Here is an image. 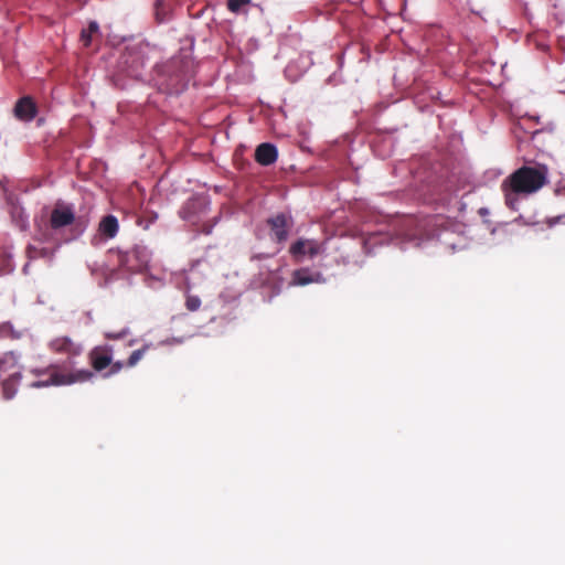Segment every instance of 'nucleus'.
Segmentation results:
<instances>
[{"mask_svg": "<svg viewBox=\"0 0 565 565\" xmlns=\"http://www.w3.org/2000/svg\"><path fill=\"white\" fill-rule=\"evenodd\" d=\"M169 11V4L164 0H157L154 3V15L158 22H162Z\"/></svg>", "mask_w": 565, "mask_h": 565, "instance_id": "obj_16", "label": "nucleus"}, {"mask_svg": "<svg viewBox=\"0 0 565 565\" xmlns=\"http://www.w3.org/2000/svg\"><path fill=\"white\" fill-rule=\"evenodd\" d=\"M75 221V212L72 205L62 201H57L51 211L49 224L52 230H60L62 227L73 224Z\"/></svg>", "mask_w": 565, "mask_h": 565, "instance_id": "obj_6", "label": "nucleus"}, {"mask_svg": "<svg viewBox=\"0 0 565 565\" xmlns=\"http://www.w3.org/2000/svg\"><path fill=\"white\" fill-rule=\"evenodd\" d=\"M198 206H201V202L199 200H193V201L186 203V205L184 206L183 218L191 220V216L189 215L188 211L190 209H196Z\"/></svg>", "mask_w": 565, "mask_h": 565, "instance_id": "obj_20", "label": "nucleus"}, {"mask_svg": "<svg viewBox=\"0 0 565 565\" xmlns=\"http://www.w3.org/2000/svg\"><path fill=\"white\" fill-rule=\"evenodd\" d=\"M110 365H111V372L113 373L119 371L122 367V364L120 362H116V363H113Z\"/></svg>", "mask_w": 565, "mask_h": 565, "instance_id": "obj_23", "label": "nucleus"}, {"mask_svg": "<svg viewBox=\"0 0 565 565\" xmlns=\"http://www.w3.org/2000/svg\"><path fill=\"white\" fill-rule=\"evenodd\" d=\"M58 245H56L55 247H38L34 245H29L26 247V257L29 260L43 258L51 262L53 260Z\"/></svg>", "mask_w": 565, "mask_h": 565, "instance_id": "obj_12", "label": "nucleus"}, {"mask_svg": "<svg viewBox=\"0 0 565 565\" xmlns=\"http://www.w3.org/2000/svg\"><path fill=\"white\" fill-rule=\"evenodd\" d=\"M269 227V236L276 244L282 245L289 236V232L294 225L291 215L286 213H277L266 221Z\"/></svg>", "mask_w": 565, "mask_h": 565, "instance_id": "obj_3", "label": "nucleus"}, {"mask_svg": "<svg viewBox=\"0 0 565 565\" xmlns=\"http://www.w3.org/2000/svg\"><path fill=\"white\" fill-rule=\"evenodd\" d=\"M118 232V221L114 215L104 216L98 224V234L103 238H113Z\"/></svg>", "mask_w": 565, "mask_h": 565, "instance_id": "obj_11", "label": "nucleus"}, {"mask_svg": "<svg viewBox=\"0 0 565 565\" xmlns=\"http://www.w3.org/2000/svg\"><path fill=\"white\" fill-rule=\"evenodd\" d=\"M326 250V242H318L317 239L300 237L295 241L289 247L291 257L300 262L305 256L310 258L322 254Z\"/></svg>", "mask_w": 565, "mask_h": 565, "instance_id": "obj_5", "label": "nucleus"}, {"mask_svg": "<svg viewBox=\"0 0 565 565\" xmlns=\"http://www.w3.org/2000/svg\"><path fill=\"white\" fill-rule=\"evenodd\" d=\"M3 395L7 399L12 398L15 394V384L12 380L4 381L2 384Z\"/></svg>", "mask_w": 565, "mask_h": 565, "instance_id": "obj_17", "label": "nucleus"}, {"mask_svg": "<svg viewBox=\"0 0 565 565\" xmlns=\"http://www.w3.org/2000/svg\"><path fill=\"white\" fill-rule=\"evenodd\" d=\"M89 362L94 370L103 371L111 364L113 354L109 347H96L89 352Z\"/></svg>", "mask_w": 565, "mask_h": 565, "instance_id": "obj_8", "label": "nucleus"}, {"mask_svg": "<svg viewBox=\"0 0 565 565\" xmlns=\"http://www.w3.org/2000/svg\"><path fill=\"white\" fill-rule=\"evenodd\" d=\"M17 365V359L15 356L13 355V353L9 352V353H4L1 358H0V371H9V370H12L14 369Z\"/></svg>", "mask_w": 565, "mask_h": 565, "instance_id": "obj_15", "label": "nucleus"}, {"mask_svg": "<svg viewBox=\"0 0 565 565\" xmlns=\"http://www.w3.org/2000/svg\"><path fill=\"white\" fill-rule=\"evenodd\" d=\"M188 58V55H183L182 56V61H179V66H178V70H179V74L181 72H183V67H189V65L191 64V66L193 65L192 61H184Z\"/></svg>", "mask_w": 565, "mask_h": 565, "instance_id": "obj_22", "label": "nucleus"}, {"mask_svg": "<svg viewBox=\"0 0 565 565\" xmlns=\"http://www.w3.org/2000/svg\"><path fill=\"white\" fill-rule=\"evenodd\" d=\"M185 306H186V308L190 311H195L201 306V300L196 296H188L186 297V301H185Z\"/></svg>", "mask_w": 565, "mask_h": 565, "instance_id": "obj_19", "label": "nucleus"}, {"mask_svg": "<svg viewBox=\"0 0 565 565\" xmlns=\"http://www.w3.org/2000/svg\"><path fill=\"white\" fill-rule=\"evenodd\" d=\"M50 348L58 354L77 355L81 347L68 337H56L50 342Z\"/></svg>", "mask_w": 565, "mask_h": 565, "instance_id": "obj_10", "label": "nucleus"}, {"mask_svg": "<svg viewBox=\"0 0 565 565\" xmlns=\"http://www.w3.org/2000/svg\"><path fill=\"white\" fill-rule=\"evenodd\" d=\"M203 232H204L205 234H210V233H211V227L204 228V230H203Z\"/></svg>", "mask_w": 565, "mask_h": 565, "instance_id": "obj_25", "label": "nucleus"}, {"mask_svg": "<svg viewBox=\"0 0 565 565\" xmlns=\"http://www.w3.org/2000/svg\"><path fill=\"white\" fill-rule=\"evenodd\" d=\"M14 116L22 121H31L38 114L35 102L30 96L20 98L13 108Z\"/></svg>", "mask_w": 565, "mask_h": 565, "instance_id": "obj_7", "label": "nucleus"}, {"mask_svg": "<svg viewBox=\"0 0 565 565\" xmlns=\"http://www.w3.org/2000/svg\"><path fill=\"white\" fill-rule=\"evenodd\" d=\"M148 253L145 247L135 246L126 252H118L119 265L130 271H142L148 266Z\"/></svg>", "mask_w": 565, "mask_h": 565, "instance_id": "obj_4", "label": "nucleus"}, {"mask_svg": "<svg viewBox=\"0 0 565 565\" xmlns=\"http://www.w3.org/2000/svg\"><path fill=\"white\" fill-rule=\"evenodd\" d=\"M47 239H49V234L47 233H42L41 236L39 237L40 242H45Z\"/></svg>", "mask_w": 565, "mask_h": 565, "instance_id": "obj_24", "label": "nucleus"}, {"mask_svg": "<svg viewBox=\"0 0 565 565\" xmlns=\"http://www.w3.org/2000/svg\"><path fill=\"white\" fill-rule=\"evenodd\" d=\"M547 182L545 166H523L502 181L501 189L509 209L518 210L519 196L537 192Z\"/></svg>", "mask_w": 565, "mask_h": 565, "instance_id": "obj_1", "label": "nucleus"}, {"mask_svg": "<svg viewBox=\"0 0 565 565\" xmlns=\"http://www.w3.org/2000/svg\"><path fill=\"white\" fill-rule=\"evenodd\" d=\"M141 354H142V351H140V350L134 351L128 359V365H130V366L135 365L141 358Z\"/></svg>", "mask_w": 565, "mask_h": 565, "instance_id": "obj_21", "label": "nucleus"}, {"mask_svg": "<svg viewBox=\"0 0 565 565\" xmlns=\"http://www.w3.org/2000/svg\"><path fill=\"white\" fill-rule=\"evenodd\" d=\"M49 379L38 382L35 386L42 385H67L76 382H86L93 377V372L89 370H78L74 372L60 371L56 366L47 370Z\"/></svg>", "mask_w": 565, "mask_h": 565, "instance_id": "obj_2", "label": "nucleus"}, {"mask_svg": "<svg viewBox=\"0 0 565 565\" xmlns=\"http://www.w3.org/2000/svg\"><path fill=\"white\" fill-rule=\"evenodd\" d=\"M278 151L277 148L269 142H263L257 146L255 150V160L260 166H270L277 161Z\"/></svg>", "mask_w": 565, "mask_h": 565, "instance_id": "obj_9", "label": "nucleus"}, {"mask_svg": "<svg viewBox=\"0 0 565 565\" xmlns=\"http://www.w3.org/2000/svg\"><path fill=\"white\" fill-rule=\"evenodd\" d=\"M249 0H227V8L232 12H238L241 8L247 4Z\"/></svg>", "mask_w": 565, "mask_h": 565, "instance_id": "obj_18", "label": "nucleus"}, {"mask_svg": "<svg viewBox=\"0 0 565 565\" xmlns=\"http://www.w3.org/2000/svg\"><path fill=\"white\" fill-rule=\"evenodd\" d=\"M100 35L99 25L97 22H89L88 26L83 29L79 35V40L85 47H88L95 39Z\"/></svg>", "mask_w": 565, "mask_h": 565, "instance_id": "obj_13", "label": "nucleus"}, {"mask_svg": "<svg viewBox=\"0 0 565 565\" xmlns=\"http://www.w3.org/2000/svg\"><path fill=\"white\" fill-rule=\"evenodd\" d=\"M313 281H315V279H313L312 275L310 274L309 269H307V268L296 269L292 273L291 285L306 286Z\"/></svg>", "mask_w": 565, "mask_h": 565, "instance_id": "obj_14", "label": "nucleus"}]
</instances>
